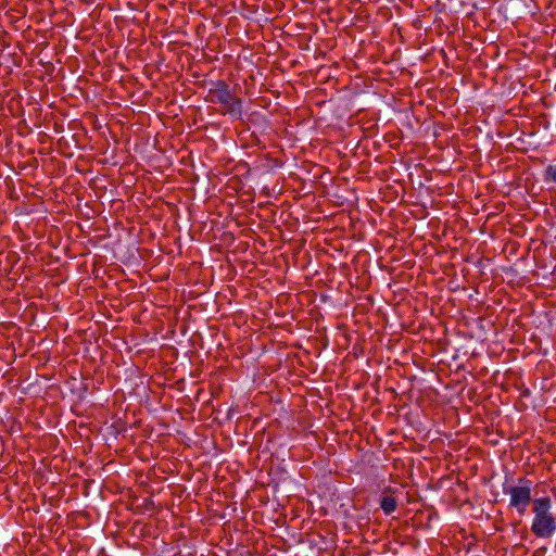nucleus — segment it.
I'll return each instance as SVG.
<instances>
[{
	"mask_svg": "<svg viewBox=\"0 0 556 556\" xmlns=\"http://www.w3.org/2000/svg\"><path fill=\"white\" fill-rule=\"evenodd\" d=\"M380 507L387 515H390L396 509L397 502L393 496H383L380 501Z\"/></svg>",
	"mask_w": 556,
	"mask_h": 556,
	"instance_id": "4",
	"label": "nucleus"
},
{
	"mask_svg": "<svg viewBox=\"0 0 556 556\" xmlns=\"http://www.w3.org/2000/svg\"><path fill=\"white\" fill-rule=\"evenodd\" d=\"M519 484L505 489V493L510 494L509 507L516 508L519 515H523L528 505L533 501L531 498V481L527 478H520Z\"/></svg>",
	"mask_w": 556,
	"mask_h": 556,
	"instance_id": "3",
	"label": "nucleus"
},
{
	"mask_svg": "<svg viewBox=\"0 0 556 556\" xmlns=\"http://www.w3.org/2000/svg\"><path fill=\"white\" fill-rule=\"evenodd\" d=\"M207 101L219 103L226 113L240 116L242 113L241 99L233 94L225 80L213 83L208 90Z\"/></svg>",
	"mask_w": 556,
	"mask_h": 556,
	"instance_id": "2",
	"label": "nucleus"
},
{
	"mask_svg": "<svg viewBox=\"0 0 556 556\" xmlns=\"http://www.w3.org/2000/svg\"><path fill=\"white\" fill-rule=\"evenodd\" d=\"M552 500L549 496L533 500L532 511L534 518L531 525V531L536 538H551L556 530V520L549 511Z\"/></svg>",
	"mask_w": 556,
	"mask_h": 556,
	"instance_id": "1",
	"label": "nucleus"
},
{
	"mask_svg": "<svg viewBox=\"0 0 556 556\" xmlns=\"http://www.w3.org/2000/svg\"><path fill=\"white\" fill-rule=\"evenodd\" d=\"M544 181L545 182H555L556 184V164L548 165L544 170Z\"/></svg>",
	"mask_w": 556,
	"mask_h": 556,
	"instance_id": "5",
	"label": "nucleus"
}]
</instances>
